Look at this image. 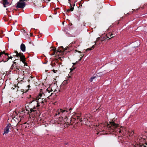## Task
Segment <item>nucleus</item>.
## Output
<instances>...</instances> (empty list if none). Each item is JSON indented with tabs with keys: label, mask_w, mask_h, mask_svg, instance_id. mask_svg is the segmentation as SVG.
Here are the masks:
<instances>
[{
	"label": "nucleus",
	"mask_w": 147,
	"mask_h": 147,
	"mask_svg": "<svg viewBox=\"0 0 147 147\" xmlns=\"http://www.w3.org/2000/svg\"><path fill=\"white\" fill-rule=\"evenodd\" d=\"M15 53H16L15 55H14V57H19L20 58V60L21 61L24 63H25V57L23 53H18L16 51H15Z\"/></svg>",
	"instance_id": "obj_4"
},
{
	"label": "nucleus",
	"mask_w": 147,
	"mask_h": 147,
	"mask_svg": "<svg viewBox=\"0 0 147 147\" xmlns=\"http://www.w3.org/2000/svg\"><path fill=\"white\" fill-rule=\"evenodd\" d=\"M113 37V36H112V37H111V38H112Z\"/></svg>",
	"instance_id": "obj_42"
},
{
	"label": "nucleus",
	"mask_w": 147,
	"mask_h": 147,
	"mask_svg": "<svg viewBox=\"0 0 147 147\" xmlns=\"http://www.w3.org/2000/svg\"><path fill=\"white\" fill-rule=\"evenodd\" d=\"M26 5V3L25 2H18L17 3V5L16 7L17 8H23L25 7Z\"/></svg>",
	"instance_id": "obj_6"
},
{
	"label": "nucleus",
	"mask_w": 147,
	"mask_h": 147,
	"mask_svg": "<svg viewBox=\"0 0 147 147\" xmlns=\"http://www.w3.org/2000/svg\"><path fill=\"white\" fill-rule=\"evenodd\" d=\"M98 38H97V40H96V42L98 41Z\"/></svg>",
	"instance_id": "obj_35"
},
{
	"label": "nucleus",
	"mask_w": 147,
	"mask_h": 147,
	"mask_svg": "<svg viewBox=\"0 0 147 147\" xmlns=\"http://www.w3.org/2000/svg\"><path fill=\"white\" fill-rule=\"evenodd\" d=\"M55 90H55L54 91V92H55Z\"/></svg>",
	"instance_id": "obj_39"
},
{
	"label": "nucleus",
	"mask_w": 147,
	"mask_h": 147,
	"mask_svg": "<svg viewBox=\"0 0 147 147\" xmlns=\"http://www.w3.org/2000/svg\"><path fill=\"white\" fill-rule=\"evenodd\" d=\"M60 49H59L57 50H56V49L55 48H53L52 49V50H53V53H50V55H54L55 53H56L57 55L59 54L61 55L63 53V52L61 50H59Z\"/></svg>",
	"instance_id": "obj_5"
},
{
	"label": "nucleus",
	"mask_w": 147,
	"mask_h": 147,
	"mask_svg": "<svg viewBox=\"0 0 147 147\" xmlns=\"http://www.w3.org/2000/svg\"><path fill=\"white\" fill-rule=\"evenodd\" d=\"M104 129H102V131H100L99 132H98L97 133V134H100V135L103 134H102V131H104Z\"/></svg>",
	"instance_id": "obj_19"
},
{
	"label": "nucleus",
	"mask_w": 147,
	"mask_h": 147,
	"mask_svg": "<svg viewBox=\"0 0 147 147\" xmlns=\"http://www.w3.org/2000/svg\"><path fill=\"white\" fill-rule=\"evenodd\" d=\"M9 103H10L11 102V101H9Z\"/></svg>",
	"instance_id": "obj_48"
},
{
	"label": "nucleus",
	"mask_w": 147,
	"mask_h": 147,
	"mask_svg": "<svg viewBox=\"0 0 147 147\" xmlns=\"http://www.w3.org/2000/svg\"><path fill=\"white\" fill-rule=\"evenodd\" d=\"M101 126L102 127L103 126L104 127V125L103 124H101Z\"/></svg>",
	"instance_id": "obj_29"
},
{
	"label": "nucleus",
	"mask_w": 147,
	"mask_h": 147,
	"mask_svg": "<svg viewBox=\"0 0 147 147\" xmlns=\"http://www.w3.org/2000/svg\"><path fill=\"white\" fill-rule=\"evenodd\" d=\"M14 63H16V62H14Z\"/></svg>",
	"instance_id": "obj_45"
},
{
	"label": "nucleus",
	"mask_w": 147,
	"mask_h": 147,
	"mask_svg": "<svg viewBox=\"0 0 147 147\" xmlns=\"http://www.w3.org/2000/svg\"><path fill=\"white\" fill-rule=\"evenodd\" d=\"M50 92V91L48 89H47L46 90L45 93H43V94L45 96H51L52 94L53 93H51V94L49 95V93Z\"/></svg>",
	"instance_id": "obj_9"
},
{
	"label": "nucleus",
	"mask_w": 147,
	"mask_h": 147,
	"mask_svg": "<svg viewBox=\"0 0 147 147\" xmlns=\"http://www.w3.org/2000/svg\"><path fill=\"white\" fill-rule=\"evenodd\" d=\"M43 0L44 1L46 2V1H49L51 0Z\"/></svg>",
	"instance_id": "obj_26"
},
{
	"label": "nucleus",
	"mask_w": 147,
	"mask_h": 147,
	"mask_svg": "<svg viewBox=\"0 0 147 147\" xmlns=\"http://www.w3.org/2000/svg\"><path fill=\"white\" fill-rule=\"evenodd\" d=\"M100 125H98V126H100Z\"/></svg>",
	"instance_id": "obj_40"
},
{
	"label": "nucleus",
	"mask_w": 147,
	"mask_h": 147,
	"mask_svg": "<svg viewBox=\"0 0 147 147\" xmlns=\"http://www.w3.org/2000/svg\"><path fill=\"white\" fill-rule=\"evenodd\" d=\"M70 0H69V2H70Z\"/></svg>",
	"instance_id": "obj_44"
},
{
	"label": "nucleus",
	"mask_w": 147,
	"mask_h": 147,
	"mask_svg": "<svg viewBox=\"0 0 147 147\" xmlns=\"http://www.w3.org/2000/svg\"><path fill=\"white\" fill-rule=\"evenodd\" d=\"M82 56L81 57H82V58L84 56V55H81Z\"/></svg>",
	"instance_id": "obj_32"
},
{
	"label": "nucleus",
	"mask_w": 147,
	"mask_h": 147,
	"mask_svg": "<svg viewBox=\"0 0 147 147\" xmlns=\"http://www.w3.org/2000/svg\"><path fill=\"white\" fill-rule=\"evenodd\" d=\"M20 49L23 52H25L26 50V47L25 45L23 44H22L20 46Z\"/></svg>",
	"instance_id": "obj_14"
},
{
	"label": "nucleus",
	"mask_w": 147,
	"mask_h": 147,
	"mask_svg": "<svg viewBox=\"0 0 147 147\" xmlns=\"http://www.w3.org/2000/svg\"><path fill=\"white\" fill-rule=\"evenodd\" d=\"M82 58V57H80V59L79 60V61H81V60Z\"/></svg>",
	"instance_id": "obj_31"
},
{
	"label": "nucleus",
	"mask_w": 147,
	"mask_h": 147,
	"mask_svg": "<svg viewBox=\"0 0 147 147\" xmlns=\"http://www.w3.org/2000/svg\"><path fill=\"white\" fill-rule=\"evenodd\" d=\"M11 125L10 124H9L7 125L4 129V132L3 134V135H4L5 134H7L8 133L9 131V129L11 127Z\"/></svg>",
	"instance_id": "obj_7"
},
{
	"label": "nucleus",
	"mask_w": 147,
	"mask_h": 147,
	"mask_svg": "<svg viewBox=\"0 0 147 147\" xmlns=\"http://www.w3.org/2000/svg\"><path fill=\"white\" fill-rule=\"evenodd\" d=\"M87 121H88V119H87Z\"/></svg>",
	"instance_id": "obj_47"
},
{
	"label": "nucleus",
	"mask_w": 147,
	"mask_h": 147,
	"mask_svg": "<svg viewBox=\"0 0 147 147\" xmlns=\"http://www.w3.org/2000/svg\"><path fill=\"white\" fill-rule=\"evenodd\" d=\"M95 78V77H92L90 79V82H92L93 80Z\"/></svg>",
	"instance_id": "obj_20"
},
{
	"label": "nucleus",
	"mask_w": 147,
	"mask_h": 147,
	"mask_svg": "<svg viewBox=\"0 0 147 147\" xmlns=\"http://www.w3.org/2000/svg\"><path fill=\"white\" fill-rule=\"evenodd\" d=\"M145 144L146 145H142L141 146V147H147V143H146Z\"/></svg>",
	"instance_id": "obj_21"
},
{
	"label": "nucleus",
	"mask_w": 147,
	"mask_h": 147,
	"mask_svg": "<svg viewBox=\"0 0 147 147\" xmlns=\"http://www.w3.org/2000/svg\"><path fill=\"white\" fill-rule=\"evenodd\" d=\"M107 127L111 131H115L117 133H120L121 132L118 124L115 123L113 122H110L109 124H108L107 125Z\"/></svg>",
	"instance_id": "obj_1"
},
{
	"label": "nucleus",
	"mask_w": 147,
	"mask_h": 147,
	"mask_svg": "<svg viewBox=\"0 0 147 147\" xmlns=\"http://www.w3.org/2000/svg\"><path fill=\"white\" fill-rule=\"evenodd\" d=\"M53 72L54 73H56V71H57V70H55L54 69H53Z\"/></svg>",
	"instance_id": "obj_28"
},
{
	"label": "nucleus",
	"mask_w": 147,
	"mask_h": 147,
	"mask_svg": "<svg viewBox=\"0 0 147 147\" xmlns=\"http://www.w3.org/2000/svg\"><path fill=\"white\" fill-rule=\"evenodd\" d=\"M70 5H71V8L70 9H69L67 10V11L69 12L70 11H73L74 7H72V6H71V4H70Z\"/></svg>",
	"instance_id": "obj_16"
},
{
	"label": "nucleus",
	"mask_w": 147,
	"mask_h": 147,
	"mask_svg": "<svg viewBox=\"0 0 147 147\" xmlns=\"http://www.w3.org/2000/svg\"><path fill=\"white\" fill-rule=\"evenodd\" d=\"M75 69V68H70V70H71V71H73Z\"/></svg>",
	"instance_id": "obj_24"
},
{
	"label": "nucleus",
	"mask_w": 147,
	"mask_h": 147,
	"mask_svg": "<svg viewBox=\"0 0 147 147\" xmlns=\"http://www.w3.org/2000/svg\"><path fill=\"white\" fill-rule=\"evenodd\" d=\"M72 77L71 76L68 75V76L66 77V80L63 82L64 83H66L67 84L70 82V81L72 80Z\"/></svg>",
	"instance_id": "obj_8"
},
{
	"label": "nucleus",
	"mask_w": 147,
	"mask_h": 147,
	"mask_svg": "<svg viewBox=\"0 0 147 147\" xmlns=\"http://www.w3.org/2000/svg\"><path fill=\"white\" fill-rule=\"evenodd\" d=\"M113 35V34H111L109 35H110V36H111V35Z\"/></svg>",
	"instance_id": "obj_37"
},
{
	"label": "nucleus",
	"mask_w": 147,
	"mask_h": 147,
	"mask_svg": "<svg viewBox=\"0 0 147 147\" xmlns=\"http://www.w3.org/2000/svg\"><path fill=\"white\" fill-rule=\"evenodd\" d=\"M53 91V90L52 89V88L51 89V91Z\"/></svg>",
	"instance_id": "obj_38"
},
{
	"label": "nucleus",
	"mask_w": 147,
	"mask_h": 147,
	"mask_svg": "<svg viewBox=\"0 0 147 147\" xmlns=\"http://www.w3.org/2000/svg\"><path fill=\"white\" fill-rule=\"evenodd\" d=\"M71 108H70L69 110L63 109H60L57 110L55 113V116L59 115L61 116V117L63 118V116H67L68 114V112L69 111L71 110Z\"/></svg>",
	"instance_id": "obj_3"
},
{
	"label": "nucleus",
	"mask_w": 147,
	"mask_h": 147,
	"mask_svg": "<svg viewBox=\"0 0 147 147\" xmlns=\"http://www.w3.org/2000/svg\"><path fill=\"white\" fill-rule=\"evenodd\" d=\"M6 57V58H4L2 60L4 62L7 61L9 59H12V58L13 57L11 56L9 57L8 55H7Z\"/></svg>",
	"instance_id": "obj_13"
},
{
	"label": "nucleus",
	"mask_w": 147,
	"mask_h": 147,
	"mask_svg": "<svg viewBox=\"0 0 147 147\" xmlns=\"http://www.w3.org/2000/svg\"><path fill=\"white\" fill-rule=\"evenodd\" d=\"M80 121L81 122L82 121V120L81 119H80Z\"/></svg>",
	"instance_id": "obj_33"
},
{
	"label": "nucleus",
	"mask_w": 147,
	"mask_h": 147,
	"mask_svg": "<svg viewBox=\"0 0 147 147\" xmlns=\"http://www.w3.org/2000/svg\"><path fill=\"white\" fill-rule=\"evenodd\" d=\"M75 5V4H74V6Z\"/></svg>",
	"instance_id": "obj_46"
},
{
	"label": "nucleus",
	"mask_w": 147,
	"mask_h": 147,
	"mask_svg": "<svg viewBox=\"0 0 147 147\" xmlns=\"http://www.w3.org/2000/svg\"><path fill=\"white\" fill-rule=\"evenodd\" d=\"M20 2H24V1H27L29 0H19Z\"/></svg>",
	"instance_id": "obj_22"
},
{
	"label": "nucleus",
	"mask_w": 147,
	"mask_h": 147,
	"mask_svg": "<svg viewBox=\"0 0 147 147\" xmlns=\"http://www.w3.org/2000/svg\"><path fill=\"white\" fill-rule=\"evenodd\" d=\"M15 55V54H13V56L14 57V55Z\"/></svg>",
	"instance_id": "obj_36"
},
{
	"label": "nucleus",
	"mask_w": 147,
	"mask_h": 147,
	"mask_svg": "<svg viewBox=\"0 0 147 147\" xmlns=\"http://www.w3.org/2000/svg\"><path fill=\"white\" fill-rule=\"evenodd\" d=\"M61 47L62 49H63V47Z\"/></svg>",
	"instance_id": "obj_43"
},
{
	"label": "nucleus",
	"mask_w": 147,
	"mask_h": 147,
	"mask_svg": "<svg viewBox=\"0 0 147 147\" xmlns=\"http://www.w3.org/2000/svg\"><path fill=\"white\" fill-rule=\"evenodd\" d=\"M94 45H93V46H92V47H91V48H88V49H87V50H92V49H94Z\"/></svg>",
	"instance_id": "obj_17"
},
{
	"label": "nucleus",
	"mask_w": 147,
	"mask_h": 147,
	"mask_svg": "<svg viewBox=\"0 0 147 147\" xmlns=\"http://www.w3.org/2000/svg\"><path fill=\"white\" fill-rule=\"evenodd\" d=\"M75 51H76V52L77 51V52H78L79 53H80V51H77L76 50H75Z\"/></svg>",
	"instance_id": "obj_30"
},
{
	"label": "nucleus",
	"mask_w": 147,
	"mask_h": 147,
	"mask_svg": "<svg viewBox=\"0 0 147 147\" xmlns=\"http://www.w3.org/2000/svg\"><path fill=\"white\" fill-rule=\"evenodd\" d=\"M8 54L7 53H5V51L3 52H0V58L2 57H5V58H6V57L7 55H8Z\"/></svg>",
	"instance_id": "obj_11"
},
{
	"label": "nucleus",
	"mask_w": 147,
	"mask_h": 147,
	"mask_svg": "<svg viewBox=\"0 0 147 147\" xmlns=\"http://www.w3.org/2000/svg\"><path fill=\"white\" fill-rule=\"evenodd\" d=\"M24 34L26 36H27V37H29V36L28 35V34H27V33H26V32L25 31V30H24Z\"/></svg>",
	"instance_id": "obj_18"
},
{
	"label": "nucleus",
	"mask_w": 147,
	"mask_h": 147,
	"mask_svg": "<svg viewBox=\"0 0 147 147\" xmlns=\"http://www.w3.org/2000/svg\"><path fill=\"white\" fill-rule=\"evenodd\" d=\"M76 43V41L73 42H72L71 44H75Z\"/></svg>",
	"instance_id": "obj_27"
},
{
	"label": "nucleus",
	"mask_w": 147,
	"mask_h": 147,
	"mask_svg": "<svg viewBox=\"0 0 147 147\" xmlns=\"http://www.w3.org/2000/svg\"><path fill=\"white\" fill-rule=\"evenodd\" d=\"M109 38V37L107 36V38Z\"/></svg>",
	"instance_id": "obj_41"
},
{
	"label": "nucleus",
	"mask_w": 147,
	"mask_h": 147,
	"mask_svg": "<svg viewBox=\"0 0 147 147\" xmlns=\"http://www.w3.org/2000/svg\"><path fill=\"white\" fill-rule=\"evenodd\" d=\"M51 65L52 66H54L55 65V63H53V62H52L51 63Z\"/></svg>",
	"instance_id": "obj_23"
},
{
	"label": "nucleus",
	"mask_w": 147,
	"mask_h": 147,
	"mask_svg": "<svg viewBox=\"0 0 147 147\" xmlns=\"http://www.w3.org/2000/svg\"><path fill=\"white\" fill-rule=\"evenodd\" d=\"M42 94H40L32 102V103L33 102L34 104H36V106H40V104L44 105V101L45 100L44 98H41Z\"/></svg>",
	"instance_id": "obj_2"
},
{
	"label": "nucleus",
	"mask_w": 147,
	"mask_h": 147,
	"mask_svg": "<svg viewBox=\"0 0 147 147\" xmlns=\"http://www.w3.org/2000/svg\"><path fill=\"white\" fill-rule=\"evenodd\" d=\"M134 134V131H132L131 134L132 135H133Z\"/></svg>",
	"instance_id": "obj_25"
},
{
	"label": "nucleus",
	"mask_w": 147,
	"mask_h": 147,
	"mask_svg": "<svg viewBox=\"0 0 147 147\" xmlns=\"http://www.w3.org/2000/svg\"><path fill=\"white\" fill-rule=\"evenodd\" d=\"M68 118L67 116L65 117V118L64 119V121L65 123L68 125H70L69 123L68 122Z\"/></svg>",
	"instance_id": "obj_15"
},
{
	"label": "nucleus",
	"mask_w": 147,
	"mask_h": 147,
	"mask_svg": "<svg viewBox=\"0 0 147 147\" xmlns=\"http://www.w3.org/2000/svg\"><path fill=\"white\" fill-rule=\"evenodd\" d=\"M1 2H2L4 7H6L9 4V3L8 1L7 0H2Z\"/></svg>",
	"instance_id": "obj_10"
},
{
	"label": "nucleus",
	"mask_w": 147,
	"mask_h": 147,
	"mask_svg": "<svg viewBox=\"0 0 147 147\" xmlns=\"http://www.w3.org/2000/svg\"><path fill=\"white\" fill-rule=\"evenodd\" d=\"M98 38H97V40H96V42L98 41Z\"/></svg>",
	"instance_id": "obj_34"
},
{
	"label": "nucleus",
	"mask_w": 147,
	"mask_h": 147,
	"mask_svg": "<svg viewBox=\"0 0 147 147\" xmlns=\"http://www.w3.org/2000/svg\"><path fill=\"white\" fill-rule=\"evenodd\" d=\"M34 107L33 109H30V111L31 112H34L36 111V110H37L38 109V107L39 106H36V104H34Z\"/></svg>",
	"instance_id": "obj_12"
}]
</instances>
